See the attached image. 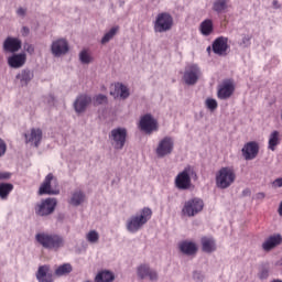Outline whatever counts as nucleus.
<instances>
[{"mask_svg":"<svg viewBox=\"0 0 282 282\" xmlns=\"http://www.w3.org/2000/svg\"><path fill=\"white\" fill-rule=\"evenodd\" d=\"M153 217V210L151 207H143L137 214L130 216L126 221V230H128L131 235H135V232H140L151 218Z\"/></svg>","mask_w":282,"mask_h":282,"instance_id":"nucleus-1","label":"nucleus"},{"mask_svg":"<svg viewBox=\"0 0 282 282\" xmlns=\"http://www.w3.org/2000/svg\"><path fill=\"white\" fill-rule=\"evenodd\" d=\"M35 241H37L42 248L54 250V252H58L61 248L65 247V238L57 234L39 232L35 235Z\"/></svg>","mask_w":282,"mask_h":282,"instance_id":"nucleus-2","label":"nucleus"},{"mask_svg":"<svg viewBox=\"0 0 282 282\" xmlns=\"http://www.w3.org/2000/svg\"><path fill=\"white\" fill-rule=\"evenodd\" d=\"M235 180H237V173H235V169L231 166L221 167L216 173V186L221 191L230 188L235 184Z\"/></svg>","mask_w":282,"mask_h":282,"instance_id":"nucleus-3","label":"nucleus"},{"mask_svg":"<svg viewBox=\"0 0 282 282\" xmlns=\"http://www.w3.org/2000/svg\"><path fill=\"white\" fill-rule=\"evenodd\" d=\"M174 20L173 15L169 12H161L156 15L153 22V30L155 34H164L173 30Z\"/></svg>","mask_w":282,"mask_h":282,"instance_id":"nucleus-4","label":"nucleus"},{"mask_svg":"<svg viewBox=\"0 0 282 282\" xmlns=\"http://www.w3.org/2000/svg\"><path fill=\"white\" fill-rule=\"evenodd\" d=\"M195 175V169L193 166H185L184 170L180 172L174 180L175 187L178 191H188V188L192 186L191 177Z\"/></svg>","mask_w":282,"mask_h":282,"instance_id":"nucleus-5","label":"nucleus"},{"mask_svg":"<svg viewBox=\"0 0 282 282\" xmlns=\"http://www.w3.org/2000/svg\"><path fill=\"white\" fill-rule=\"evenodd\" d=\"M173 151H175V139L171 135H165L159 140L155 148V155L162 160V158H169Z\"/></svg>","mask_w":282,"mask_h":282,"instance_id":"nucleus-6","label":"nucleus"},{"mask_svg":"<svg viewBox=\"0 0 282 282\" xmlns=\"http://www.w3.org/2000/svg\"><path fill=\"white\" fill-rule=\"evenodd\" d=\"M127 128L118 127L110 131L109 140L116 151H122L127 144Z\"/></svg>","mask_w":282,"mask_h":282,"instance_id":"nucleus-7","label":"nucleus"},{"mask_svg":"<svg viewBox=\"0 0 282 282\" xmlns=\"http://www.w3.org/2000/svg\"><path fill=\"white\" fill-rule=\"evenodd\" d=\"M204 210V200L202 198H192L184 203L181 210L183 217H195Z\"/></svg>","mask_w":282,"mask_h":282,"instance_id":"nucleus-8","label":"nucleus"},{"mask_svg":"<svg viewBox=\"0 0 282 282\" xmlns=\"http://www.w3.org/2000/svg\"><path fill=\"white\" fill-rule=\"evenodd\" d=\"M58 182L54 174L48 173L39 188V195H59Z\"/></svg>","mask_w":282,"mask_h":282,"instance_id":"nucleus-9","label":"nucleus"},{"mask_svg":"<svg viewBox=\"0 0 282 282\" xmlns=\"http://www.w3.org/2000/svg\"><path fill=\"white\" fill-rule=\"evenodd\" d=\"M69 52V42L65 37L55 39L51 43V54L55 58H61Z\"/></svg>","mask_w":282,"mask_h":282,"instance_id":"nucleus-10","label":"nucleus"},{"mask_svg":"<svg viewBox=\"0 0 282 282\" xmlns=\"http://www.w3.org/2000/svg\"><path fill=\"white\" fill-rule=\"evenodd\" d=\"M235 94V80L224 79L217 87V98L219 100H228Z\"/></svg>","mask_w":282,"mask_h":282,"instance_id":"nucleus-11","label":"nucleus"},{"mask_svg":"<svg viewBox=\"0 0 282 282\" xmlns=\"http://www.w3.org/2000/svg\"><path fill=\"white\" fill-rule=\"evenodd\" d=\"M56 204H58L56 198L43 199L35 206V214L39 215V217H47V215H52V213H54Z\"/></svg>","mask_w":282,"mask_h":282,"instance_id":"nucleus-12","label":"nucleus"},{"mask_svg":"<svg viewBox=\"0 0 282 282\" xmlns=\"http://www.w3.org/2000/svg\"><path fill=\"white\" fill-rule=\"evenodd\" d=\"M139 129L144 133L151 134L160 129V124L158 123V119L148 113L141 117L139 121Z\"/></svg>","mask_w":282,"mask_h":282,"instance_id":"nucleus-13","label":"nucleus"},{"mask_svg":"<svg viewBox=\"0 0 282 282\" xmlns=\"http://www.w3.org/2000/svg\"><path fill=\"white\" fill-rule=\"evenodd\" d=\"M202 77V69L196 64H192L185 68L183 80L185 85H195Z\"/></svg>","mask_w":282,"mask_h":282,"instance_id":"nucleus-14","label":"nucleus"},{"mask_svg":"<svg viewBox=\"0 0 282 282\" xmlns=\"http://www.w3.org/2000/svg\"><path fill=\"white\" fill-rule=\"evenodd\" d=\"M229 48L230 46L228 45V37L226 36L217 37L212 44V50L217 56H226Z\"/></svg>","mask_w":282,"mask_h":282,"instance_id":"nucleus-15","label":"nucleus"},{"mask_svg":"<svg viewBox=\"0 0 282 282\" xmlns=\"http://www.w3.org/2000/svg\"><path fill=\"white\" fill-rule=\"evenodd\" d=\"M110 96H113L115 98H120L121 100H127V98L131 96V90H129L128 85L117 82L111 85Z\"/></svg>","mask_w":282,"mask_h":282,"instance_id":"nucleus-16","label":"nucleus"},{"mask_svg":"<svg viewBox=\"0 0 282 282\" xmlns=\"http://www.w3.org/2000/svg\"><path fill=\"white\" fill-rule=\"evenodd\" d=\"M26 144L39 148L43 141V130L40 128H32L24 134Z\"/></svg>","mask_w":282,"mask_h":282,"instance_id":"nucleus-17","label":"nucleus"},{"mask_svg":"<svg viewBox=\"0 0 282 282\" xmlns=\"http://www.w3.org/2000/svg\"><path fill=\"white\" fill-rule=\"evenodd\" d=\"M241 154L242 158L247 161L257 159V155H259V142H247L241 149Z\"/></svg>","mask_w":282,"mask_h":282,"instance_id":"nucleus-18","label":"nucleus"},{"mask_svg":"<svg viewBox=\"0 0 282 282\" xmlns=\"http://www.w3.org/2000/svg\"><path fill=\"white\" fill-rule=\"evenodd\" d=\"M26 61H28V55H25V53L13 54L8 57V65L12 69H21V67L25 65Z\"/></svg>","mask_w":282,"mask_h":282,"instance_id":"nucleus-19","label":"nucleus"},{"mask_svg":"<svg viewBox=\"0 0 282 282\" xmlns=\"http://www.w3.org/2000/svg\"><path fill=\"white\" fill-rule=\"evenodd\" d=\"M178 250L187 257H193V254H197V243L189 240H183L178 242Z\"/></svg>","mask_w":282,"mask_h":282,"instance_id":"nucleus-20","label":"nucleus"},{"mask_svg":"<svg viewBox=\"0 0 282 282\" xmlns=\"http://www.w3.org/2000/svg\"><path fill=\"white\" fill-rule=\"evenodd\" d=\"M3 50L4 52H10L11 54L19 52V50H21V40L18 37H7L3 42Z\"/></svg>","mask_w":282,"mask_h":282,"instance_id":"nucleus-21","label":"nucleus"},{"mask_svg":"<svg viewBox=\"0 0 282 282\" xmlns=\"http://www.w3.org/2000/svg\"><path fill=\"white\" fill-rule=\"evenodd\" d=\"M282 245V236L281 234H275L270 236L263 243L262 249L265 250V252H270V250H273V248H276V246Z\"/></svg>","mask_w":282,"mask_h":282,"instance_id":"nucleus-22","label":"nucleus"},{"mask_svg":"<svg viewBox=\"0 0 282 282\" xmlns=\"http://www.w3.org/2000/svg\"><path fill=\"white\" fill-rule=\"evenodd\" d=\"M91 102V97L87 95H80L76 98L74 101V109L76 113H84V111L87 109V105Z\"/></svg>","mask_w":282,"mask_h":282,"instance_id":"nucleus-23","label":"nucleus"},{"mask_svg":"<svg viewBox=\"0 0 282 282\" xmlns=\"http://www.w3.org/2000/svg\"><path fill=\"white\" fill-rule=\"evenodd\" d=\"M36 280L39 282H54V275L50 272V265H41L36 272Z\"/></svg>","mask_w":282,"mask_h":282,"instance_id":"nucleus-24","label":"nucleus"},{"mask_svg":"<svg viewBox=\"0 0 282 282\" xmlns=\"http://www.w3.org/2000/svg\"><path fill=\"white\" fill-rule=\"evenodd\" d=\"M200 245L203 252H206L207 254H212V252H215L217 250V242L213 237L205 236L200 238Z\"/></svg>","mask_w":282,"mask_h":282,"instance_id":"nucleus-25","label":"nucleus"},{"mask_svg":"<svg viewBox=\"0 0 282 282\" xmlns=\"http://www.w3.org/2000/svg\"><path fill=\"white\" fill-rule=\"evenodd\" d=\"M281 144V133L279 131H272L269 134L268 149L269 151H276V147Z\"/></svg>","mask_w":282,"mask_h":282,"instance_id":"nucleus-26","label":"nucleus"},{"mask_svg":"<svg viewBox=\"0 0 282 282\" xmlns=\"http://www.w3.org/2000/svg\"><path fill=\"white\" fill-rule=\"evenodd\" d=\"M85 193H83L80 189H77L72 193L68 204H70V206H80V204H85Z\"/></svg>","mask_w":282,"mask_h":282,"instance_id":"nucleus-27","label":"nucleus"},{"mask_svg":"<svg viewBox=\"0 0 282 282\" xmlns=\"http://www.w3.org/2000/svg\"><path fill=\"white\" fill-rule=\"evenodd\" d=\"M214 30L215 25L210 19H206L199 24V32L203 36H210Z\"/></svg>","mask_w":282,"mask_h":282,"instance_id":"nucleus-28","label":"nucleus"},{"mask_svg":"<svg viewBox=\"0 0 282 282\" xmlns=\"http://www.w3.org/2000/svg\"><path fill=\"white\" fill-rule=\"evenodd\" d=\"M14 191V185L11 183H0V199L6 202L10 197V193Z\"/></svg>","mask_w":282,"mask_h":282,"instance_id":"nucleus-29","label":"nucleus"},{"mask_svg":"<svg viewBox=\"0 0 282 282\" xmlns=\"http://www.w3.org/2000/svg\"><path fill=\"white\" fill-rule=\"evenodd\" d=\"M118 32H120V26L119 25L112 26L101 37V41H100L101 45H107V43H109V41H112L113 36H116V34H118Z\"/></svg>","mask_w":282,"mask_h":282,"instance_id":"nucleus-30","label":"nucleus"},{"mask_svg":"<svg viewBox=\"0 0 282 282\" xmlns=\"http://www.w3.org/2000/svg\"><path fill=\"white\" fill-rule=\"evenodd\" d=\"M34 78V73L30 69H23L17 75V79L20 80L21 85H28L30 80Z\"/></svg>","mask_w":282,"mask_h":282,"instance_id":"nucleus-31","label":"nucleus"},{"mask_svg":"<svg viewBox=\"0 0 282 282\" xmlns=\"http://www.w3.org/2000/svg\"><path fill=\"white\" fill-rule=\"evenodd\" d=\"M228 2L229 0H215L213 3L214 12H217V14H224V12L228 10Z\"/></svg>","mask_w":282,"mask_h":282,"instance_id":"nucleus-32","label":"nucleus"},{"mask_svg":"<svg viewBox=\"0 0 282 282\" xmlns=\"http://www.w3.org/2000/svg\"><path fill=\"white\" fill-rule=\"evenodd\" d=\"M116 276L111 271H101L97 274L95 281L96 282H113Z\"/></svg>","mask_w":282,"mask_h":282,"instance_id":"nucleus-33","label":"nucleus"},{"mask_svg":"<svg viewBox=\"0 0 282 282\" xmlns=\"http://www.w3.org/2000/svg\"><path fill=\"white\" fill-rule=\"evenodd\" d=\"M79 61L83 65H89V63H94V56L89 50H83L79 53Z\"/></svg>","mask_w":282,"mask_h":282,"instance_id":"nucleus-34","label":"nucleus"},{"mask_svg":"<svg viewBox=\"0 0 282 282\" xmlns=\"http://www.w3.org/2000/svg\"><path fill=\"white\" fill-rule=\"evenodd\" d=\"M73 268L70 263H64L55 270V276H65L72 272Z\"/></svg>","mask_w":282,"mask_h":282,"instance_id":"nucleus-35","label":"nucleus"},{"mask_svg":"<svg viewBox=\"0 0 282 282\" xmlns=\"http://www.w3.org/2000/svg\"><path fill=\"white\" fill-rule=\"evenodd\" d=\"M86 241L88 243L96 245L98 241H100V234H98L97 230L93 229L86 234Z\"/></svg>","mask_w":282,"mask_h":282,"instance_id":"nucleus-36","label":"nucleus"},{"mask_svg":"<svg viewBox=\"0 0 282 282\" xmlns=\"http://www.w3.org/2000/svg\"><path fill=\"white\" fill-rule=\"evenodd\" d=\"M151 271V267L149 264H141L137 268V274L139 279H147L149 276V272Z\"/></svg>","mask_w":282,"mask_h":282,"instance_id":"nucleus-37","label":"nucleus"},{"mask_svg":"<svg viewBox=\"0 0 282 282\" xmlns=\"http://www.w3.org/2000/svg\"><path fill=\"white\" fill-rule=\"evenodd\" d=\"M205 106L207 107V109H209V111H215V109L219 107V104H217V99L207 98L205 100Z\"/></svg>","mask_w":282,"mask_h":282,"instance_id":"nucleus-38","label":"nucleus"},{"mask_svg":"<svg viewBox=\"0 0 282 282\" xmlns=\"http://www.w3.org/2000/svg\"><path fill=\"white\" fill-rule=\"evenodd\" d=\"M95 105H107L108 98L106 95L99 94L94 98Z\"/></svg>","mask_w":282,"mask_h":282,"instance_id":"nucleus-39","label":"nucleus"},{"mask_svg":"<svg viewBox=\"0 0 282 282\" xmlns=\"http://www.w3.org/2000/svg\"><path fill=\"white\" fill-rule=\"evenodd\" d=\"M6 151H8V145L6 144V141L0 139V158H3V155H6Z\"/></svg>","mask_w":282,"mask_h":282,"instance_id":"nucleus-40","label":"nucleus"},{"mask_svg":"<svg viewBox=\"0 0 282 282\" xmlns=\"http://www.w3.org/2000/svg\"><path fill=\"white\" fill-rule=\"evenodd\" d=\"M15 14L18 17H22L23 18V17H25L28 14V9L23 8V7H20V8L17 9Z\"/></svg>","mask_w":282,"mask_h":282,"instance_id":"nucleus-41","label":"nucleus"},{"mask_svg":"<svg viewBox=\"0 0 282 282\" xmlns=\"http://www.w3.org/2000/svg\"><path fill=\"white\" fill-rule=\"evenodd\" d=\"M240 47H250V36H243L240 42Z\"/></svg>","mask_w":282,"mask_h":282,"instance_id":"nucleus-42","label":"nucleus"},{"mask_svg":"<svg viewBox=\"0 0 282 282\" xmlns=\"http://www.w3.org/2000/svg\"><path fill=\"white\" fill-rule=\"evenodd\" d=\"M148 278L150 279V281H158V272L155 270L150 269Z\"/></svg>","mask_w":282,"mask_h":282,"instance_id":"nucleus-43","label":"nucleus"},{"mask_svg":"<svg viewBox=\"0 0 282 282\" xmlns=\"http://www.w3.org/2000/svg\"><path fill=\"white\" fill-rule=\"evenodd\" d=\"M193 279H194V281L202 282V281H204V275L202 272L195 271L193 274Z\"/></svg>","mask_w":282,"mask_h":282,"instance_id":"nucleus-44","label":"nucleus"},{"mask_svg":"<svg viewBox=\"0 0 282 282\" xmlns=\"http://www.w3.org/2000/svg\"><path fill=\"white\" fill-rule=\"evenodd\" d=\"M12 174L10 172H0V180H10Z\"/></svg>","mask_w":282,"mask_h":282,"instance_id":"nucleus-45","label":"nucleus"},{"mask_svg":"<svg viewBox=\"0 0 282 282\" xmlns=\"http://www.w3.org/2000/svg\"><path fill=\"white\" fill-rule=\"evenodd\" d=\"M24 50H25V52H28V54H33L34 53V45L25 44Z\"/></svg>","mask_w":282,"mask_h":282,"instance_id":"nucleus-46","label":"nucleus"},{"mask_svg":"<svg viewBox=\"0 0 282 282\" xmlns=\"http://www.w3.org/2000/svg\"><path fill=\"white\" fill-rule=\"evenodd\" d=\"M273 186H275V188H281L282 187V177L273 181Z\"/></svg>","mask_w":282,"mask_h":282,"instance_id":"nucleus-47","label":"nucleus"},{"mask_svg":"<svg viewBox=\"0 0 282 282\" xmlns=\"http://www.w3.org/2000/svg\"><path fill=\"white\" fill-rule=\"evenodd\" d=\"M22 36H28L30 34V29L28 26H23L21 30Z\"/></svg>","mask_w":282,"mask_h":282,"instance_id":"nucleus-48","label":"nucleus"},{"mask_svg":"<svg viewBox=\"0 0 282 282\" xmlns=\"http://www.w3.org/2000/svg\"><path fill=\"white\" fill-rule=\"evenodd\" d=\"M256 199H258V200L265 199V193L260 192V193L256 194Z\"/></svg>","mask_w":282,"mask_h":282,"instance_id":"nucleus-49","label":"nucleus"},{"mask_svg":"<svg viewBox=\"0 0 282 282\" xmlns=\"http://www.w3.org/2000/svg\"><path fill=\"white\" fill-rule=\"evenodd\" d=\"M273 8L275 10H279V8H281V4H279V0H273Z\"/></svg>","mask_w":282,"mask_h":282,"instance_id":"nucleus-50","label":"nucleus"},{"mask_svg":"<svg viewBox=\"0 0 282 282\" xmlns=\"http://www.w3.org/2000/svg\"><path fill=\"white\" fill-rule=\"evenodd\" d=\"M207 52H210V46H209V47H207Z\"/></svg>","mask_w":282,"mask_h":282,"instance_id":"nucleus-51","label":"nucleus"}]
</instances>
